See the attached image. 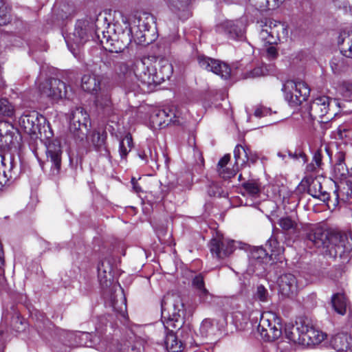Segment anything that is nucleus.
I'll use <instances>...</instances> for the list:
<instances>
[{
    "label": "nucleus",
    "instance_id": "25",
    "mask_svg": "<svg viewBox=\"0 0 352 352\" xmlns=\"http://www.w3.org/2000/svg\"><path fill=\"white\" fill-rule=\"evenodd\" d=\"M330 344L338 351H344L352 344V338L347 333H339L331 337Z\"/></svg>",
    "mask_w": 352,
    "mask_h": 352
},
{
    "label": "nucleus",
    "instance_id": "2",
    "mask_svg": "<svg viewBox=\"0 0 352 352\" xmlns=\"http://www.w3.org/2000/svg\"><path fill=\"white\" fill-rule=\"evenodd\" d=\"M95 25L88 20H78L75 25L73 34L68 38H65L68 48L72 51V43L80 45L90 38L99 42L102 47L108 52L120 53L126 47V44L120 41L119 36L116 34V30L109 24L107 30L100 32L94 30Z\"/></svg>",
    "mask_w": 352,
    "mask_h": 352
},
{
    "label": "nucleus",
    "instance_id": "58",
    "mask_svg": "<svg viewBox=\"0 0 352 352\" xmlns=\"http://www.w3.org/2000/svg\"><path fill=\"white\" fill-rule=\"evenodd\" d=\"M250 3L257 9H263L267 6V0H249Z\"/></svg>",
    "mask_w": 352,
    "mask_h": 352
},
{
    "label": "nucleus",
    "instance_id": "29",
    "mask_svg": "<svg viewBox=\"0 0 352 352\" xmlns=\"http://www.w3.org/2000/svg\"><path fill=\"white\" fill-rule=\"evenodd\" d=\"M159 65V72H155V78H159V81H155V86L166 79H169L173 74V67L167 60H160Z\"/></svg>",
    "mask_w": 352,
    "mask_h": 352
},
{
    "label": "nucleus",
    "instance_id": "26",
    "mask_svg": "<svg viewBox=\"0 0 352 352\" xmlns=\"http://www.w3.org/2000/svg\"><path fill=\"white\" fill-rule=\"evenodd\" d=\"M14 127L6 121H0V146H7L12 143Z\"/></svg>",
    "mask_w": 352,
    "mask_h": 352
},
{
    "label": "nucleus",
    "instance_id": "21",
    "mask_svg": "<svg viewBox=\"0 0 352 352\" xmlns=\"http://www.w3.org/2000/svg\"><path fill=\"white\" fill-rule=\"evenodd\" d=\"M199 333L202 337L212 342L221 334V330L218 326V322L215 320L206 318L201 324Z\"/></svg>",
    "mask_w": 352,
    "mask_h": 352
},
{
    "label": "nucleus",
    "instance_id": "20",
    "mask_svg": "<svg viewBox=\"0 0 352 352\" xmlns=\"http://www.w3.org/2000/svg\"><path fill=\"white\" fill-rule=\"evenodd\" d=\"M179 124V120L176 119V112L170 107H155V123H157L160 128H164L170 123Z\"/></svg>",
    "mask_w": 352,
    "mask_h": 352
},
{
    "label": "nucleus",
    "instance_id": "24",
    "mask_svg": "<svg viewBox=\"0 0 352 352\" xmlns=\"http://www.w3.org/2000/svg\"><path fill=\"white\" fill-rule=\"evenodd\" d=\"M327 335L318 330H316L313 327H309L307 324V330L305 331L304 338L302 339V345H311L320 343L326 339Z\"/></svg>",
    "mask_w": 352,
    "mask_h": 352
},
{
    "label": "nucleus",
    "instance_id": "36",
    "mask_svg": "<svg viewBox=\"0 0 352 352\" xmlns=\"http://www.w3.org/2000/svg\"><path fill=\"white\" fill-rule=\"evenodd\" d=\"M270 30L269 31L268 29H263L259 34V38L264 41L265 44L270 45L277 44L278 41H279L278 36L274 35L272 28H270Z\"/></svg>",
    "mask_w": 352,
    "mask_h": 352
},
{
    "label": "nucleus",
    "instance_id": "31",
    "mask_svg": "<svg viewBox=\"0 0 352 352\" xmlns=\"http://www.w3.org/2000/svg\"><path fill=\"white\" fill-rule=\"evenodd\" d=\"M334 310L340 315H344L346 310V299L342 294H336L331 299Z\"/></svg>",
    "mask_w": 352,
    "mask_h": 352
},
{
    "label": "nucleus",
    "instance_id": "53",
    "mask_svg": "<svg viewBox=\"0 0 352 352\" xmlns=\"http://www.w3.org/2000/svg\"><path fill=\"white\" fill-rule=\"evenodd\" d=\"M248 148H245L243 146L238 144L236 146L234 150V157L236 160V162L238 163L239 160L241 159V155H244V157H247L248 155Z\"/></svg>",
    "mask_w": 352,
    "mask_h": 352
},
{
    "label": "nucleus",
    "instance_id": "34",
    "mask_svg": "<svg viewBox=\"0 0 352 352\" xmlns=\"http://www.w3.org/2000/svg\"><path fill=\"white\" fill-rule=\"evenodd\" d=\"M343 54L335 56L330 62L331 68L334 74H339L346 67V58L343 57Z\"/></svg>",
    "mask_w": 352,
    "mask_h": 352
},
{
    "label": "nucleus",
    "instance_id": "3",
    "mask_svg": "<svg viewBox=\"0 0 352 352\" xmlns=\"http://www.w3.org/2000/svg\"><path fill=\"white\" fill-rule=\"evenodd\" d=\"M161 322L164 332L161 339H157V344L167 352H182L184 346L179 342L177 336L169 327L177 328L183 324L185 315L184 304L180 297H164L161 302Z\"/></svg>",
    "mask_w": 352,
    "mask_h": 352
},
{
    "label": "nucleus",
    "instance_id": "63",
    "mask_svg": "<svg viewBox=\"0 0 352 352\" xmlns=\"http://www.w3.org/2000/svg\"><path fill=\"white\" fill-rule=\"evenodd\" d=\"M131 184L135 191L136 192H139L140 191V188L138 186L137 181L133 177L131 179Z\"/></svg>",
    "mask_w": 352,
    "mask_h": 352
},
{
    "label": "nucleus",
    "instance_id": "62",
    "mask_svg": "<svg viewBox=\"0 0 352 352\" xmlns=\"http://www.w3.org/2000/svg\"><path fill=\"white\" fill-rule=\"evenodd\" d=\"M123 22H124V25H125V29L123 30V31L122 32V37H124V36H128L129 38L131 34L133 32L132 28H131L129 27V23L126 21H124L123 20Z\"/></svg>",
    "mask_w": 352,
    "mask_h": 352
},
{
    "label": "nucleus",
    "instance_id": "7",
    "mask_svg": "<svg viewBox=\"0 0 352 352\" xmlns=\"http://www.w3.org/2000/svg\"><path fill=\"white\" fill-rule=\"evenodd\" d=\"M339 104L340 103L336 99L327 96H318L310 104V116L314 120L321 119L320 122H327L337 114L333 108L334 106L339 107Z\"/></svg>",
    "mask_w": 352,
    "mask_h": 352
},
{
    "label": "nucleus",
    "instance_id": "47",
    "mask_svg": "<svg viewBox=\"0 0 352 352\" xmlns=\"http://www.w3.org/2000/svg\"><path fill=\"white\" fill-rule=\"evenodd\" d=\"M14 113L13 107L7 99H0V114L6 116H12Z\"/></svg>",
    "mask_w": 352,
    "mask_h": 352
},
{
    "label": "nucleus",
    "instance_id": "48",
    "mask_svg": "<svg viewBox=\"0 0 352 352\" xmlns=\"http://www.w3.org/2000/svg\"><path fill=\"white\" fill-rule=\"evenodd\" d=\"M278 224L280 228L285 231L294 230L297 226L296 223L289 217L280 218Z\"/></svg>",
    "mask_w": 352,
    "mask_h": 352
},
{
    "label": "nucleus",
    "instance_id": "64",
    "mask_svg": "<svg viewBox=\"0 0 352 352\" xmlns=\"http://www.w3.org/2000/svg\"><path fill=\"white\" fill-rule=\"evenodd\" d=\"M338 6H346L348 0H333Z\"/></svg>",
    "mask_w": 352,
    "mask_h": 352
},
{
    "label": "nucleus",
    "instance_id": "52",
    "mask_svg": "<svg viewBox=\"0 0 352 352\" xmlns=\"http://www.w3.org/2000/svg\"><path fill=\"white\" fill-rule=\"evenodd\" d=\"M322 149L320 148L314 153V157H313V162L315 164H311L308 166L309 168L310 167L311 170H313V169L316 168V167L320 166V165L322 164Z\"/></svg>",
    "mask_w": 352,
    "mask_h": 352
},
{
    "label": "nucleus",
    "instance_id": "9",
    "mask_svg": "<svg viewBox=\"0 0 352 352\" xmlns=\"http://www.w3.org/2000/svg\"><path fill=\"white\" fill-rule=\"evenodd\" d=\"M39 91L43 96L53 101L63 98H70L72 95V89L66 84L57 78L46 80L39 85Z\"/></svg>",
    "mask_w": 352,
    "mask_h": 352
},
{
    "label": "nucleus",
    "instance_id": "12",
    "mask_svg": "<svg viewBox=\"0 0 352 352\" xmlns=\"http://www.w3.org/2000/svg\"><path fill=\"white\" fill-rule=\"evenodd\" d=\"M282 90L285 92V99L292 106L300 105L310 94V89L305 82L287 81Z\"/></svg>",
    "mask_w": 352,
    "mask_h": 352
},
{
    "label": "nucleus",
    "instance_id": "15",
    "mask_svg": "<svg viewBox=\"0 0 352 352\" xmlns=\"http://www.w3.org/2000/svg\"><path fill=\"white\" fill-rule=\"evenodd\" d=\"M236 244L239 245L241 243L223 237H217L210 241V250L214 256L221 259L232 254L236 248Z\"/></svg>",
    "mask_w": 352,
    "mask_h": 352
},
{
    "label": "nucleus",
    "instance_id": "18",
    "mask_svg": "<svg viewBox=\"0 0 352 352\" xmlns=\"http://www.w3.org/2000/svg\"><path fill=\"white\" fill-rule=\"evenodd\" d=\"M278 285L281 294L289 297L297 292L298 282L294 274L287 273L278 278Z\"/></svg>",
    "mask_w": 352,
    "mask_h": 352
},
{
    "label": "nucleus",
    "instance_id": "59",
    "mask_svg": "<svg viewBox=\"0 0 352 352\" xmlns=\"http://www.w3.org/2000/svg\"><path fill=\"white\" fill-rule=\"evenodd\" d=\"M230 160V156L229 154L225 155L222 158L220 159V160L218 162L217 164V169L218 168H222L226 166L228 162Z\"/></svg>",
    "mask_w": 352,
    "mask_h": 352
},
{
    "label": "nucleus",
    "instance_id": "10",
    "mask_svg": "<svg viewBox=\"0 0 352 352\" xmlns=\"http://www.w3.org/2000/svg\"><path fill=\"white\" fill-rule=\"evenodd\" d=\"M89 126V115L82 107L72 110L69 115V130L78 139L82 140L87 137Z\"/></svg>",
    "mask_w": 352,
    "mask_h": 352
},
{
    "label": "nucleus",
    "instance_id": "45",
    "mask_svg": "<svg viewBox=\"0 0 352 352\" xmlns=\"http://www.w3.org/2000/svg\"><path fill=\"white\" fill-rule=\"evenodd\" d=\"M267 74V69L263 66L256 67L252 70L246 72L243 74V78H255L265 76Z\"/></svg>",
    "mask_w": 352,
    "mask_h": 352
},
{
    "label": "nucleus",
    "instance_id": "1",
    "mask_svg": "<svg viewBox=\"0 0 352 352\" xmlns=\"http://www.w3.org/2000/svg\"><path fill=\"white\" fill-rule=\"evenodd\" d=\"M307 240L323 254L340 258L342 262L352 256V237L350 232L338 229L316 228L307 234Z\"/></svg>",
    "mask_w": 352,
    "mask_h": 352
},
{
    "label": "nucleus",
    "instance_id": "40",
    "mask_svg": "<svg viewBox=\"0 0 352 352\" xmlns=\"http://www.w3.org/2000/svg\"><path fill=\"white\" fill-rule=\"evenodd\" d=\"M169 8L175 12L185 11L190 0H166Z\"/></svg>",
    "mask_w": 352,
    "mask_h": 352
},
{
    "label": "nucleus",
    "instance_id": "49",
    "mask_svg": "<svg viewBox=\"0 0 352 352\" xmlns=\"http://www.w3.org/2000/svg\"><path fill=\"white\" fill-rule=\"evenodd\" d=\"M342 96L347 101H352V83L344 82L340 89Z\"/></svg>",
    "mask_w": 352,
    "mask_h": 352
},
{
    "label": "nucleus",
    "instance_id": "60",
    "mask_svg": "<svg viewBox=\"0 0 352 352\" xmlns=\"http://www.w3.org/2000/svg\"><path fill=\"white\" fill-rule=\"evenodd\" d=\"M103 352H124L122 348H120V345L117 344L116 346L113 344H111L105 348Z\"/></svg>",
    "mask_w": 352,
    "mask_h": 352
},
{
    "label": "nucleus",
    "instance_id": "43",
    "mask_svg": "<svg viewBox=\"0 0 352 352\" xmlns=\"http://www.w3.org/2000/svg\"><path fill=\"white\" fill-rule=\"evenodd\" d=\"M92 142L93 145L95 147H100L102 146L106 138V133H100L98 131H93L89 138Z\"/></svg>",
    "mask_w": 352,
    "mask_h": 352
},
{
    "label": "nucleus",
    "instance_id": "39",
    "mask_svg": "<svg viewBox=\"0 0 352 352\" xmlns=\"http://www.w3.org/2000/svg\"><path fill=\"white\" fill-rule=\"evenodd\" d=\"M207 192L210 197H226L228 196V192L217 183L210 184Z\"/></svg>",
    "mask_w": 352,
    "mask_h": 352
},
{
    "label": "nucleus",
    "instance_id": "42",
    "mask_svg": "<svg viewBox=\"0 0 352 352\" xmlns=\"http://www.w3.org/2000/svg\"><path fill=\"white\" fill-rule=\"evenodd\" d=\"M243 188L251 196H256L260 193V184L256 181H248L243 184Z\"/></svg>",
    "mask_w": 352,
    "mask_h": 352
},
{
    "label": "nucleus",
    "instance_id": "11",
    "mask_svg": "<svg viewBox=\"0 0 352 352\" xmlns=\"http://www.w3.org/2000/svg\"><path fill=\"white\" fill-rule=\"evenodd\" d=\"M19 173L20 168L14 157L0 155V190L8 187Z\"/></svg>",
    "mask_w": 352,
    "mask_h": 352
},
{
    "label": "nucleus",
    "instance_id": "41",
    "mask_svg": "<svg viewBox=\"0 0 352 352\" xmlns=\"http://www.w3.org/2000/svg\"><path fill=\"white\" fill-rule=\"evenodd\" d=\"M11 19L9 6L3 0H0V25L10 23Z\"/></svg>",
    "mask_w": 352,
    "mask_h": 352
},
{
    "label": "nucleus",
    "instance_id": "30",
    "mask_svg": "<svg viewBox=\"0 0 352 352\" xmlns=\"http://www.w3.org/2000/svg\"><path fill=\"white\" fill-rule=\"evenodd\" d=\"M154 56H144L142 58V63L144 67V73L145 77H147L148 83L154 82Z\"/></svg>",
    "mask_w": 352,
    "mask_h": 352
},
{
    "label": "nucleus",
    "instance_id": "32",
    "mask_svg": "<svg viewBox=\"0 0 352 352\" xmlns=\"http://www.w3.org/2000/svg\"><path fill=\"white\" fill-rule=\"evenodd\" d=\"M178 326L179 328L177 331L175 333L177 336V339L179 342H182V345L184 347L186 345H192L193 344V339L192 337V331L187 327Z\"/></svg>",
    "mask_w": 352,
    "mask_h": 352
},
{
    "label": "nucleus",
    "instance_id": "13",
    "mask_svg": "<svg viewBox=\"0 0 352 352\" xmlns=\"http://www.w3.org/2000/svg\"><path fill=\"white\" fill-rule=\"evenodd\" d=\"M63 334L66 337L70 346L93 347L102 342L100 336H93L86 331H70L63 330Z\"/></svg>",
    "mask_w": 352,
    "mask_h": 352
},
{
    "label": "nucleus",
    "instance_id": "6",
    "mask_svg": "<svg viewBox=\"0 0 352 352\" xmlns=\"http://www.w3.org/2000/svg\"><path fill=\"white\" fill-rule=\"evenodd\" d=\"M101 78L99 75L85 74L82 77L81 87L85 91L96 94V107L109 113L111 110V100L109 91L102 88Z\"/></svg>",
    "mask_w": 352,
    "mask_h": 352
},
{
    "label": "nucleus",
    "instance_id": "8",
    "mask_svg": "<svg viewBox=\"0 0 352 352\" xmlns=\"http://www.w3.org/2000/svg\"><path fill=\"white\" fill-rule=\"evenodd\" d=\"M258 331L265 340L273 341L282 335V325L274 314L263 313L261 316Z\"/></svg>",
    "mask_w": 352,
    "mask_h": 352
},
{
    "label": "nucleus",
    "instance_id": "5",
    "mask_svg": "<svg viewBox=\"0 0 352 352\" xmlns=\"http://www.w3.org/2000/svg\"><path fill=\"white\" fill-rule=\"evenodd\" d=\"M19 124L25 133L32 138H38L43 133L46 138H50L52 132L46 118L36 111H26L19 119Z\"/></svg>",
    "mask_w": 352,
    "mask_h": 352
},
{
    "label": "nucleus",
    "instance_id": "57",
    "mask_svg": "<svg viewBox=\"0 0 352 352\" xmlns=\"http://www.w3.org/2000/svg\"><path fill=\"white\" fill-rule=\"evenodd\" d=\"M258 158V157L256 154H252L248 149L247 157L242 160V164L246 162H251L252 164H254L256 162Z\"/></svg>",
    "mask_w": 352,
    "mask_h": 352
},
{
    "label": "nucleus",
    "instance_id": "51",
    "mask_svg": "<svg viewBox=\"0 0 352 352\" xmlns=\"http://www.w3.org/2000/svg\"><path fill=\"white\" fill-rule=\"evenodd\" d=\"M12 324L18 332L23 331L26 327V322L19 315L13 317Z\"/></svg>",
    "mask_w": 352,
    "mask_h": 352
},
{
    "label": "nucleus",
    "instance_id": "19",
    "mask_svg": "<svg viewBox=\"0 0 352 352\" xmlns=\"http://www.w3.org/2000/svg\"><path fill=\"white\" fill-rule=\"evenodd\" d=\"M307 330V324L305 321H296L295 324H288L285 326V333L286 338L294 343L302 345L305 331Z\"/></svg>",
    "mask_w": 352,
    "mask_h": 352
},
{
    "label": "nucleus",
    "instance_id": "23",
    "mask_svg": "<svg viewBox=\"0 0 352 352\" xmlns=\"http://www.w3.org/2000/svg\"><path fill=\"white\" fill-rule=\"evenodd\" d=\"M192 284L196 290L199 301L203 303H209L212 298V295L205 287L203 276L201 274L195 276L192 279Z\"/></svg>",
    "mask_w": 352,
    "mask_h": 352
},
{
    "label": "nucleus",
    "instance_id": "14",
    "mask_svg": "<svg viewBox=\"0 0 352 352\" xmlns=\"http://www.w3.org/2000/svg\"><path fill=\"white\" fill-rule=\"evenodd\" d=\"M197 62L201 68L212 72L222 78L228 79L230 77L231 69L226 63L204 55H198Z\"/></svg>",
    "mask_w": 352,
    "mask_h": 352
},
{
    "label": "nucleus",
    "instance_id": "44",
    "mask_svg": "<svg viewBox=\"0 0 352 352\" xmlns=\"http://www.w3.org/2000/svg\"><path fill=\"white\" fill-rule=\"evenodd\" d=\"M269 298L270 294L268 290L263 285H258L254 293V298L264 302H267Z\"/></svg>",
    "mask_w": 352,
    "mask_h": 352
},
{
    "label": "nucleus",
    "instance_id": "54",
    "mask_svg": "<svg viewBox=\"0 0 352 352\" xmlns=\"http://www.w3.org/2000/svg\"><path fill=\"white\" fill-rule=\"evenodd\" d=\"M272 114V109L263 106L257 107L254 111V116L258 118Z\"/></svg>",
    "mask_w": 352,
    "mask_h": 352
},
{
    "label": "nucleus",
    "instance_id": "37",
    "mask_svg": "<svg viewBox=\"0 0 352 352\" xmlns=\"http://www.w3.org/2000/svg\"><path fill=\"white\" fill-rule=\"evenodd\" d=\"M340 45H342L341 54L347 58H352V34H348L347 36H344L342 38V43L338 42Z\"/></svg>",
    "mask_w": 352,
    "mask_h": 352
},
{
    "label": "nucleus",
    "instance_id": "55",
    "mask_svg": "<svg viewBox=\"0 0 352 352\" xmlns=\"http://www.w3.org/2000/svg\"><path fill=\"white\" fill-rule=\"evenodd\" d=\"M217 171H218L219 175L223 179H228L234 175L233 172L230 169H229L226 167H224L222 168H218Z\"/></svg>",
    "mask_w": 352,
    "mask_h": 352
},
{
    "label": "nucleus",
    "instance_id": "16",
    "mask_svg": "<svg viewBox=\"0 0 352 352\" xmlns=\"http://www.w3.org/2000/svg\"><path fill=\"white\" fill-rule=\"evenodd\" d=\"M47 162L51 163L53 174H58L61 167L63 150L60 142L57 140H49L45 143Z\"/></svg>",
    "mask_w": 352,
    "mask_h": 352
},
{
    "label": "nucleus",
    "instance_id": "28",
    "mask_svg": "<svg viewBox=\"0 0 352 352\" xmlns=\"http://www.w3.org/2000/svg\"><path fill=\"white\" fill-rule=\"evenodd\" d=\"M266 248L262 246L254 247L251 252L250 261L252 263L258 262L259 264L267 263L272 260Z\"/></svg>",
    "mask_w": 352,
    "mask_h": 352
},
{
    "label": "nucleus",
    "instance_id": "56",
    "mask_svg": "<svg viewBox=\"0 0 352 352\" xmlns=\"http://www.w3.org/2000/svg\"><path fill=\"white\" fill-rule=\"evenodd\" d=\"M267 56L270 60H274L278 56L276 48L273 45H270L266 50Z\"/></svg>",
    "mask_w": 352,
    "mask_h": 352
},
{
    "label": "nucleus",
    "instance_id": "4",
    "mask_svg": "<svg viewBox=\"0 0 352 352\" xmlns=\"http://www.w3.org/2000/svg\"><path fill=\"white\" fill-rule=\"evenodd\" d=\"M98 278L103 288L112 286L113 294L110 297V305L121 318L126 320V299L124 291L119 284H113L114 270L113 260L110 257L101 260L98 265Z\"/></svg>",
    "mask_w": 352,
    "mask_h": 352
},
{
    "label": "nucleus",
    "instance_id": "22",
    "mask_svg": "<svg viewBox=\"0 0 352 352\" xmlns=\"http://www.w3.org/2000/svg\"><path fill=\"white\" fill-rule=\"evenodd\" d=\"M109 52L111 54H107L102 56L99 69L101 76H104L107 78H113V69L118 56L112 54L113 52ZM116 53L118 54L117 52Z\"/></svg>",
    "mask_w": 352,
    "mask_h": 352
},
{
    "label": "nucleus",
    "instance_id": "38",
    "mask_svg": "<svg viewBox=\"0 0 352 352\" xmlns=\"http://www.w3.org/2000/svg\"><path fill=\"white\" fill-rule=\"evenodd\" d=\"M235 324L241 329H244L249 320V314L242 311H236L232 314Z\"/></svg>",
    "mask_w": 352,
    "mask_h": 352
},
{
    "label": "nucleus",
    "instance_id": "61",
    "mask_svg": "<svg viewBox=\"0 0 352 352\" xmlns=\"http://www.w3.org/2000/svg\"><path fill=\"white\" fill-rule=\"evenodd\" d=\"M336 164H345V153L342 151H339L336 155Z\"/></svg>",
    "mask_w": 352,
    "mask_h": 352
},
{
    "label": "nucleus",
    "instance_id": "27",
    "mask_svg": "<svg viewBox=\"0 0 352 352\" xmlns=\"http://www.w3.org/2000/svg\"><path fill=\"white\" fill-rule=\"evenodd\" d=\"M308 193L313 197L318 198L325 202L329 200V193L326 190H323L321 183L318 179H314L309 184L308 188Z\"/></svg>",
    "mask_w": 352,
    "mask_h": 352
},
{
    "label": "nucleus",
    "instance_id": "46",
    "mask_svg": "<svg viewBox=\"0 0 352 352\" xmlns=\"http://www.w3.org/2000/svg\"><path fill=\"white\" fill-rule=\"evenodd\" d=\"M129 71V66L124 62L116 61L113 69V78L123 77Z\"/></svg>",
    "mask_w": 352,
    "mask_h": 352
},
{
    "label": "nucleus",
    "instance_id": "33",
    "mask_svg": "<svg viewBox=\"0 0 352 352\" xmlns=\"http://www.w3.org/2000/svg\"><path fill=\"white\" fill-rule=\"evenodd\" d=\"M266 248L270 251V256L276 258V256L280 255L284 252V248L280 245L279 242L277 240L275 233L274 232L272 236L267 240L266 243Z\"/></svg>",
    "mask_w": 352,
    "mask_h": 352
},
{
    "label": "nucleus",
    "instance_id": "35",
    "mask_svg": "<svg viewBox=\"0 0 352 352\" xmlns=\"http://www.w3.org/2000/svg\"><path fill=\"white\" fill-rule=\"evenodd\" d=\"M132 137L130 135H126L122 140H120L119 144V153L122 160L126 158L132 148Z\"/></svg>",
    "mask_w": 352,
    "mask_h": 352
},
{
    "label": "nucleus",
    "instance_id": "50",
    "mask_svg": "<svg viewBox=\"0 0 352 352\" xmlns=\"http://www.w3.org/2000/svg\"><path fill=\"white\" fill-rule=\"evenodd\" d=\"M289 157L294 160H300L302 164L307 162V156L300 149H296L294 152L287 151Z\"/></svg>",
    "mask_w": 352,
    "mask_h": 352
},
{
    "label": "nucleus",
    "instance_id": "17",
    "mask_svg": "<svg viewBox=\"0 0 352 352\" xmlns=\"http://www.w3.org/2000/svg\"><path fill=\"white\" fill-rule=\"evenodd\" d=\"M217 32L223 33L231 39H242L244 36V28L239 21H226L217 26Z\"/></svg>",
    "mask_w": 352,
    "mask_h": 352
}]
</instances>
